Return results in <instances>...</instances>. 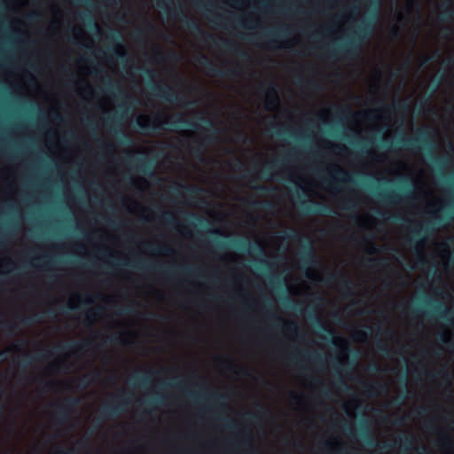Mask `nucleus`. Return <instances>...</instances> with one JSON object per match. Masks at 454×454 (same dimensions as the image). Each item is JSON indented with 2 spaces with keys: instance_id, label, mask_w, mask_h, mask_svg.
Segmentation results:
<instances>
[{
  "instance_id": "obj_23",
  "label": "nucleus",
  "mask_w": 454,
  "mask_h": 454,
  "mask_svg": "<svg viewBox=\"0 0 454 454\" xmlns=\"http://www.w3.org/2000/svg\"><path fill=\"white\" fill-rule=\"evenodd\" d=\"M287 35L286 27L278 28L276 30H270L263 34V37L267 39L269 44H275L278 43L277 36L283 37Z\"/></svg>"
},
{
  "instance_id": "obj_58",
  "label": "nucleus",
  "mask_w": 454,
  "mask_h": 454,
  "mask_svg": "<svg viewBox=\"0 0 454 454\" xmlns=\"http://www.w3.org/2000/svg\"><path fill=\"white\" fill-rule=\"evenodd\" d=\"M142 70L144 74L149 78L153 79L156 76V72L152 68L144 67Z\"/></svg>"
},
{
  "instance_id": "obj_53",
  "label": "nucleus",
  "mask_w": 454,
  "mask_h": 454,
  "mask_svg": "<svg viewBox=\"0 0 454 454\" xmlns=\"http://www.w3.org/2000/svg\"><path fill=\"white\" fill-rule=\"evenodd\" d=\"M36 260H43V261L44 263H43V267L45 270H48L50 268L51 258L49 255L43 254V255H42L40 257H37Z\"/></svg>"
},
{
  "instance_id": "obj_6",
  "label": "nucleus",
  "mask_w": 454,
  "mask_h": 454,
  "mask_svg": "<svg viewBox=\"0 0 454 454\" xmlns=\"http://www.w3.org/2000/svg\"><path fill=\"white\" fill-rule=\"evenodd\" d=\"M216 245L220 248H235L242 252H248L250 250L262 252L259 243H251L247 239H231L229 242H216Z\"/></svg>"
},
{
  "instance_id": "obj_25",
  "label": "nucleus",
  "mask_w": 454,
  "mask_h": 454,
  "mask_svg": "<svg viewBox=\"0 0 454 454\" xmlns=\"http://www.w3.org/2000/svg\"><path fill=\"white\" fill-rule=\"evenodd\" d=\"M386 390V386L380 382H372L364 386V392L369 396H377Z\"/></svg>"
},
{
  "instance_id": "obj_27",
  "label": "nucleus",
  "mask_w": 454,
  "mask_h": 454,
  "mask_svg": "<svg viewBox=\"0 0 454 454\" xmlns=\"http://www.w3.org/2000/svg\"><path fill=\"white\" fill-rule=\"evenodd\" d=\"M279 164V161L278 160H274V161H271V162H266L262 168L261 169V174H262V178H265V179H273V176H272V168L274 167H277L278 165Z\"/></svg>"
},
{
  "instance_id": "obj_37",
  "label": "nucleus",
  "mask_w": 454,
  "mask_h": 454,
  "mask_svg": "<svg viewBox=\"0 0 454 454\" xmlns=\"http://www.w3.org/2000/svg\"><path fill=\"white\" fill-rule=\"evenodd\" d=\"M40 320H41V316H39L38 314H33V315L27 316V317H23L22 318H20L21 323L25 325H29L37 323Z\"/></svg>"
},
{
  "instance_id": "obj_17",
  "label": "nucleus",
  "mask_w": 454,
  "mask_h": 454,
  "mask_svg": "<svg viewBox=\"0 0 454 454\" xmlns=\"http://www.w3.org/2000/svg\"><path fill=\"white\" fill-rule=\"evenodd\" d=\"M332 181L334 184H354L355 180L350 173L344 168L334 166L333 171L329 172Z\"/></svg>"
},
{
  "instance_id": "obj_48",
  "label": "nucleus",
  "mask_w": 454,
  "mask_h": 454,
  "mask_svg": "<svg viewBox=\"0 0 454 454\" xmlns=\"http://www.w3.org/2000/svg\"><path fill=\"white\" fill-rule=\"evenodd\" d=\"M178 270H182L187 275H195L200 271V269L191 267V266H185L183 268H179Z\"/></svg>"
},
{
  "instance_id": "obj_35",
  "label": "nucleus",
  "mask_w": 454,
  "mask_h": 454,
  "mask_svg": "<svg viewBox=\"0 0 454 454\" xmlns=\"http://www.w3.org/2000/svg\"><path fill=\"white\" fill-rule=\"evenodd\" d=\"M281 303L283 305H285L286 308H290V309H293L294 310L302 312V309L300 307V304L299 303L292 302L290 298L288 296H286V295L283 296V298L281 299Z\"/></svg>"
},
{
  "instance_id": "obj_60",
  "label": "nucleus",
  "mask_w": 454,
  "mask_h": 454,
  "mask_svg": "<svg viewBox=\"0 0 454 454\" xmlns=\"http://www.w3.org/2000/svg\"><path fill=\"white\" fill-rule=\"evenodd\" d=\"M104 83L106 86V90L109 91H112L114 90V89L117 88L116 84L114 83V82L110 78L105 79Z\"/></svg>"
},
{
  "instance_id": "obj_63",
  "label": "nucleus",
  "mask_w": 454,
  "mask_h": 454,
  "mask_svg": "<svg viewBox=\"0 0 454 454\" xmlns=\"http://www.w3.org/2000/svg\"><path fill=\"white\" fill-rule=\"evenodd\" d=\"M155 252L157 253H163L165 254H170L173 253V250L170 249L169 247H158L156 249H155Z\"/></svg>"
},
{
  "instance_id": "obj_7",
  "label": "nucleus",
  "mask_w": 454,
  "mask_h": 454,
  "mask_svg": "<svg viewBox=\"0 0 454 454\" xmlns=\"http://www.w3.org/2000/svg\"><path fill=\"white\" fill-rule=\"evenodd\" d=\"M79 399L76 397H67L64 403L58 405L53 417L58 424H64L68 421L70 418V409L78 404Z\"/></svg>"
},
{
  "instance_id": "obj_24",
  "label": "nucleus",
  "mask_w": 454,
  "mask_h": 454,
  "mask_svg": "<svg viewBox=\"0 0 454 454\" xmlns=\"http://www.w3.org/2000/svg\"><path fill=\"white\" fill-rule=\"evenodd\" d=\"M198 119L200 122L205 124L208 128V130L211 132L210 136L205 137V142L207 144L212 143L215 140V135L218 134L219 130L214 127V124L209 118L200 116Z\"/></svg>"
},
{
  "instance_id": "obj_41",
  "label": "nucleus",
  "mask_w": 454,
  "mask_h": 454,
  "mask_svg": "<svg viewBox=\"0 0 454 454\" xmlns=\"http://www.w3.org/2000/svg\"><path fill=\"white\" fill-rule=\"evenodd\" d=\"M0 329L12 334L14 331L17 329V326L15 324L12 322H3L0 320Z\"/></svg>"
},
{
  "instance_id": "obj_33",
  "label": "nucleus",
  "mask_w": 454,
  "mask_h": 454,
  "mask_svg": "<svg viewBox=\"0 0 454 454\" xmlns=\"http://www.w3.org/2000/svg\"><path fill=\"white\" fill-rule=\"evenodd\" d=\"M114 133L115 134V136L117 137L118 140L120 141L121 144H123V145H129L131 143V139L129 138V137L124 132V130L120 128L118 129H113Z\"/></svg>"
},
{
  "instance_id": "obj_55",
  "label": "nucleus",
  "mask_w": 454,
  "mask_h": 454,
  "mask_svg": "<svg viewBox=\"0 0 454 454\" xmlns=\"http://www.w3.org/2000/svg\"><path fill=\"white\" fill-rule=\"evenodd\" d=\"M341 207L344 209H347V210H355L356 205L354 204V202L352 200H347L343 201Z\"/></svg>"
},
{
  "instance_id": "obj_64",
  "label": "nucleus",
  "mask_w": 454,
  "mask_h": 454,
  "mask_svg": "<svg viewBox=\"0 0 454 454\" xmlns=\"http://www.w3.org/2000/svg\"><path fill=\"white\" fill-rule=\"evenodd\" d=\"M253 188L257 190L261 193H269L271 190V188H270L266 185H257V186H254Z\"/></svg>"
},
{
  "instance_id": "obj_47",
  "label": "nucleus",
  "mask_w": 454,
  "mask_h": 454,
  "mask_svg": "<svg viewBox=\"0 0 454 454\" xmlns=\"http://www.w3.org/2000/svg\"><path fill=\"white\" fill-rule=\"evenodd\" d=\"M41 13L38 12H30L28 13L27 16H26V19L31 22V23H34V22H37L40 20V18H41Z\"/></svg>"
},
{
  "instance_id": "obj_52",
  "label": "nucleus",
  "mask_w": 454,
  "mask_h": 454,
  "mask_svg": "<svg viewBox=\"0 0 454 454\" xmlns=\"http://www.w3.org/2000/svg\"><path fill=\"white\" fill-rule=\"evenodd\" d=\"M190 217L192 218L193 220H196L200 225L205 226L207 224V221L200 215H198L196 214H190Z\"/></svg>"
},
{
  "instance_id": "obj_34",
  "label": "nucleus",
  "mask_w": 454,
  "mask_h": 454,
  "mask_svg": "<svg viewBox=\"0 0 454 454\" xmlns=\"http://www.w3.org/2000/svg\"><path fill=\"white\" fill-rule=\"evenodd\" d=\"M453 16H454V10L446 6L443 9V11L442 12H440V14L438 15V19L442 22H446Z\"/></svg>"
},
{
  "instance_id": "obj_28",
  "label": "nucleus",
  "mask_w": 454,
  "mask_h": 454,
  "mask_svg": "<svg viewBox=\"0 0 454 454\" xmlns=\"http://www.w3.org/2000/svg\"><path fill=\"white\" fill-rule=\"evenodd\" d=\"M48 357H49L48 353H41V354H38L36 356H30L27 354H25L21 365L23 368H27L31 365V364L34 360L47 359Z\"/></svg>"
},
{
  "instance_id": "obj_19",
  "label": "nucleus",
  "mask_w": 454,
  "mask_h": 454,
  "mask_svg": "<svg viewBox=\"0 0 454 454\" xmlns=\"http://www.w3.org/2000/svg\"><path fill=\"white\" fill-rule=\"evenodd\" d=\"M280 98L276 84L270 83L266 88L265 108L271 110L279 105Z\"/></svg>"
},
{
  "instance_id": "obj_36",
  "label": "nucleus",
  "mask_w": 454,
  "mask_h": 454,
  "mask_svg": "<svg viewBox=\"0 0 454 454\" xmlns=\"http://www.w3.org/2000/svg\"><path fill=\"white\" fill-rule=\"evenodd\" d=\"M307 358L317 364H322L325 362V357L317 351L308 354Z\"/></svg>"
},
{
  "instance_id": "obj_46",
  "label": "nucleus",
  "mask_w": 454,
  "mask_h": 454,
  "mask_svg": "<svg viewBox=\"0 0 454 454\" xmlns=\"http://www.w3.org/2000/svg\"><path fill=\"white\" fill-rule=\"evenodd\" d=\"M403 393L404 395L403 396L395 400V403L396 405H401L403 403L404 399L406 398L407 394L409 393L406 377H404L403 380Z\"/></svg>"
},
{
  "instance_id": "obj_42",
  "label": "nucleus",
  "mask_w": 454,
  "mask_h": 454,
  "mask_svg": "<svg viewBox=\"0 0 454 454\" xmlns=\"http://www.w3.org/2000/svg\"><path fill=\"white\" fill-rule=\"evenodd\" d=\"M340 284L348 293L353 286L351 280L348 277L343 276V275L340 276Z\"/></svg>"
},
{
  "instance_id": "obj_10",
  "label": "nucleus",
  "mask_w": 454,
  "mask_h": 454,
  "mask_svg": "<svg viewBox=\"0 0 454 454\" xmlns=\"http://www.w3.org/2000/svg\"><path fill=\"white\" fill-rule=\"evenodd\" d=\"M186 395L190 397L192 401L198 402L204 399L210 400L215 403L218 404L222 408H227V396L223 394L218 392H213L210 395H205L201 393H197L193 391H187Z\"/></svg>"
},
{
  "instance_id": "obj_30",
  "label": "nucleus",
  "mask_w": 454,
  "mask_h": 454,
  "mask_svg": "<svg viewBox=\"0 0 454 454\" xmlns=\"http://www.w3.org/2000/svg\"><path fill=\"white\" fill-rule=\"evenodd\" d=\"M191 197H198L200 193L203 192V189L200 186L189 185V184H179Z\"/></svg>"
},
{
  "instance_id": "obj_61",
  "label": "nucleus",
  "mask_w": 454,
  "mask_h": 454,
  "mask_svg": "<svg viewBox=\"0 0 454 454\" xmlns=\"http://www.w3.org/2000/svg\"><path fill=\"white\" fill-rule=\"evenodd\" d=\"M356 338L360 340H364L368 337V333L365 331L357 330L355 333Z\"/></svg>"
},
{
  "instance_id": "obj_26",
  "label": "nucleus",
  "mask_w": 454,
  "mask_h": 454,
  "mask_svg": "<svg viewBox=\"0 0 454 454\" xmlns=\"http://www.w3.org/2000/svg\"><path fill=\"white\" fill-rule=\"evenodd\" d=\"M220 42H222L221 43V47L223 49H225V50H228L230 51H232V52H236L237 54H239L241 58L243 59H247L248 58V55L246 51H240L239 49L237 48V46L233 43H231L227 40H220Z\"/></svg>"
},
{
  "instance_id": "obj_49",
  "label": "nucleus",
  "mask_w": 454,
  "mask_h": 454,
  "mask_svg": "<svg viewBox=\"0 0 454 454\" xmlns=\"http://www.w3.org/2000/svg\"><path fill=\"white\" fill-rule=\"evenodd\" d=\"M252 205L254 207H263L265 208H271L273 207V204L270 201L254 200L252 201Z\"/></svg>"
},
{
  "instance_id": "obj_39",
  "label": "nucleus",
  "mask_w": 454,
  "mask_h": 454,
  "mask_svg": "<svg viewBox=\"0 0 454 454\" xmlns=\"http://www.w3.org/2000/svg\"><path fill=\"white\" fill-rule=\"evenodd\" d=\"M91 382V378L90 374H84L78 380V387L80 389L87 388Z\"/></svg>"
},
{
  "instance_id": "obj_2",
  "label": "nucleus",
  "mask_w": 454,
  "mask_h": 454,
  "mask_svg": "<svg viewBox=\"0 0 454 454\" xmlns=\"http://www.w3.org/2000/svg\"><path fill=\"white\" fill-rule=\"evenodd\" d=\"M393 146L403 147L406 150L417 152L420 149L427 150L430 153L434 165L442 169L449 163V159L446 157H434L432 150L434 145L430 140V135L428 130L424 129H419L416 132V136L411 137H401L393 144Z\"/></svg>"
},
{
  "instance_id": "obj_40",
  "label": "nucleus",
  "mask_w": 454,
  "mask_h": 454,
  "mask_svg": "<svg viewBox=\"0 0 454 454\" xmlns=\"http://www.w3.org/2000/svg\"><path fill=\"white\" fill-rule=\"evenodd\" d=\"M164 387H177L179 389H182L184 390V387H185V383L181 380L180 379L178 378H175L173 379V380L171 382H164L163 384Z\"/></svg>"
},
{
  "instance_id": "obj_13",
  "label": "nucleus",
  "mask_w": 454,
  "mask_h": 454,
  "mask_svg": "<svg viewBox=\"0 0 454 454\" xmlns=\"http://www.w3.org/2000/svg\"><path fill=\"white\" fill-rule=\"evenodd\" d=\"M183 22L187 28H189L192 32L196 35H200L203 37L204 42H218L217 38L202 29L200 25L192 18H188L186 15H184Z\"/></svg>"
},
{
  "instance_id": "obj_14",
  "label": "nucleus",
  "mask_w": 454,
  "mask_h": 454,
  "mask_svg": "<svg viewBox=\"0 0 454 454\" xmlns=\"http://www.w3.org/2000/svg\"><path fill=\"white\" fill-rule=\"evenodd\" d=\"M128 164L135 167L139 172L146 175L147 176H154L155 170L153 162L145 157H138L135 160H128Z\"/></svg>"
},
{
  "instance_id": "obj_56",
  "label": "nucleus",
  "mask_w": 454,
  "mask_h": 454,
  "mask_svg": "<svg viewBox=\"0 0 454 454\" xmlns=\"http://www.w3.org/2000/svg\"><path fill=\"white\" fill-rule=\"evenodd\" d=\"M337 113L338 114H349V115H352V116H356L357 114H352L350 112V109L348 107V106H343V107H338L337 108Z\"/></svg>"
},
{
  "instance_id": "obj_62",
  "label": "nucleus",
  "mask_w": 454,
  "mask_h": 454,
  "mask_svg": "<svg viewBox=\"0 0 454 454\" xmlns=\"http://www.w3.org/2000/svg\"><path fill=\"white\" fill-rule=\"evenodd\" d=\"M377 110L373 109V110H371V111H368V112H365L363 114V116L365 118V119H375L377 117Z\"/></svg>"
},
{
  "instance_id": "obj_50",
  "label": "nucleus",
  "mask_w": 454,
  "mask_h": 454,
  "mask_svg": "<svg viewBox=\"0 0 454 454\" xmlns=\"http://www.w3.org/2000/svg\"><path fill=\"white\" fill-rule=\"evenodd\" d=\"M163 403V398L161 395H157L146 402V404L149 406H153L154 404H161Z\"/></svg>"
},
{
  "instance_id": "obj_51",
  "label": "nucleus",
  "mask_w": 454,
  "mask_h": 454,
  "mask_svg": "<svg viewBox=\"0 0 454 454\" xmlns=\"http://www.w3.org/2000/svg\"><path fill=\"white\" fill-rule=\"evenodd\" d=\"M272 128L276 129L274 133L278 137H284L286 135L290 134L289 129H280L276 125H272Z\"/></svg>"
},
{
  "instance_id": "obj_54",
  "label": "nucleus",
  "mask_w": 454,
  "mask_h": 454,
  "mask_svg": "<svg viewBox=\"0 0 454 454\" xmlns=\"http://www.w3.org/2000/svg\"><path fill=\"white\" fill-rule=\"evenodd\" d=\"M27 340H25V339H21V340H19L15 344H14V348L16 350L18 351H20V350H23L25 348V347L27 346Z\"/></svg>"
},
{
  "instance_id": "obj_44",
  "label": "nucleus",
  "mask_w": 454,
  "mask_h": 454,
  "mask_svg": "<svg viewBox=\"0 0 454 454\" xmlns=\"http://www.w3.org/2000/svg\"><path fill=\"white\" fill-rule=\"evenodd\" d=\"M376 348L379 351H380L382 354L386 356H388L391 352V349L389 348L388 345L381 340L377 341Z\"/></svg>"
},
{
  "instance_id": "obj_18",
  "label": "nucleus",
  "mask_w": 454,
  "mask_h": 454,
  "mask_svg": "<svg viewBox=\"0 0 454 454\" xmlns=\"http://www.w3.org/2000/svg\"><path fill=\"white\" fill-rule=\"evenodd\" d=\"M300 260L306 267L315 266L317 264L315 250L310 242L303 246L300 253Z\"/></svg>"
},
{
  "instance_id": "obj_3",
  "label": "nucleus",
  "mask_w": 454,
  "mask_h": 454,
  "mask_svg": "<svg viewBox=\"0 0 454 454\" xmlns=\"http://www.w3.org/2000/svg\"><path fill=\"white\" fill-rule=\"evenodd\" d=\"M134 126L137 127L141 133L147 134L149 131L167 130L170 127L176 129L192 128L198 129L200 123L184 119L179 114L172 121L168 118H164L161 123L153 122L148 116L138 117L135 120Z\"/></svg>"
},
{
  "instance_id": "obj_9",
  "label": "nucleus",
  "mask_w": 454,
  "mask_h": 454,
  "mask_svg": "<svg viewBox=\"0 0 454 454\" xmlns=\"http://www.w3.org/2000/svg\"><path fill=\"white\" fill-rule=\"evenodd\" d=\"M125 411V403H120L115 404H105L100 408L99 416L97 418L96 427H98L99 424L108 419L119 416Z\"/></svg>"
},
{
  "instance_id": "obj_29",
  "label": "nucleus",
  "mask_w": 454,
  "mask_h": 454,
  "mask_svg": "<svg viewBox=\"0 0 454 454\" xmlns=\"http://www.w3.org/2000/svg\"><path fill=\"white\" fill-rule=\"evenodd\" d=\"M399 446L403 452H408L413 448V440L411 437L403 436L399 439Z\"/></svg>"
},
{
  "instance_id": "obj_22",
  "label": "nucleus",
  "mask_w": 454,
  "mask_h": 454,
  "mask_svg": "<svg viewBox=\"0 0 454 454\" xmlns=\"http://www.w3.org/2000/svg\"><path fill=\"white\" fill-rule=\"evenodd\" d=\"M90 346V342L89 340H83L82 342H74V343H68L65 345H59L57 346L53 353H59L60 351H66L71 348H75L79 352L86 351Z\"/></svg>"
},
{
  "instance_id": "obj_15",
  "label": "nucleus",
  "mask_w": 454,
  "mask_h": 454,
  "mask_svg": "<svg viewBox=\"0 0 454 454\" xmlns=\"http://www.w3.org/2000/svg\"><path fill=\"white\" fill-rule=\"evenodd\" d=\"M107 40L109 42L114 43V46L110 49L114 55H115L119 59L123 60L126 59V51H123L124 47L121 43V34L118 31H111L107 35Z\"/></svg>"
},
{
  "instance_id": "obj_5",
  "label": "nucleus",
  "mask_w": 454,
  "mask_h": 454,
  "mask_svg": "<svg viewBox=\"0 0 454 454\" xmlns=\"http://www.w3.org/2000/svg\"><path fill=\"white\" fill-rule=\"evenodd\" d=\"M150 89L154 95L168 102H175L180 105H184L185 103L186 106H195V101L192 100L186 102L185 98L183 95L176 94L171 87L165 84L154 82L150 84Z\"/></svg>"
},
{
  "instance_id": "obj_11",
  "label": "nucleus",
  "mask_w": 454,
  "mask_h": 454,
  "mask_svg": "<svg viewBox=\"0 0 454 454\" xmlns=\"http://www.w3.org/2000/svg\"><path fill=\"white\" fill-rule=\"evenodd\" d=\"M434 229V224L432 223H427L419 229H413L412 236L409 239V245L414 247L417 251L418 246L425 242L426 235L431 233Z\"/></svg>"
},
{
  "instance_id": "obj_38",
  "label": "nucleus",
  "mask_w": 454,
  "mask_h": 454,
  "mask_svg": "<svg viewBox=\"0 0 454 454\" xmlns=\"http://www.w3.org/2000/svg\"><path fill=\"white\" fill-rule=\"evenodd\" d=\"M309 318H311V319H314V320L318 324V326H319V327H320L324 332H325L326 333H328L331 337H333V336H334L335 332H334L333 329H331V328H329V327L325 326V325H323V324L319 321V319H318V318H317L314 314H309Z\"/></svg>"
},
{
  "instance_id": "obj_21",
  "label": "nucleus",
  "mask_w": 454,
  "mask_h": 454,
  "mask_svg": "<svg viewBox=\"0 0 454 454\" xmlns=\"http://www.w3.org/2000/svg\"><path fill=\"white\" fill-rule=\"evenodd\" d=\"M159 373L158 371H147L143 375H132L129 378V383L132 385H140L142 387H145L148 383H150L153 378Z\"/></svg>"
},
{
  "instance_id": "obj_32",
  "label": "nucleus",
  "mask_w": 454,
  "mask_h": 454,
  "mask_svg": "<svg viewBox=\"0 0 454 454\" xmlns=\"http://www.w3.org/2000/svg\"><path fill=\"white\" fill-rule=\"evenodd\" d=\"M102 311V308L93 309L85 314V324L91 325L93 321L97 318L99 313Z\"/></svg>"
},
{
  "instance_id": "obj_1",
  "label": "nucleus",
  "mask_w": 454,
  "mask_h": 454,
  "mask_svg": "<svg viewBox=\"0 0 454 454\" xmlns=\"http://www.w3.org/2000/svg\"><path fill=\"white\" fill-rule=\"evenodd\" d=\"M375 1V10L371 16L364 18L358 27L353 31L352 35L344 43H338L334 48L329 49V55L336 58L339 55L347 57H355L357 55L363 43H364L372 35L379 2Z\"/></svg>"
},
{
  "instance_id": "obj_43",
  "label": "nucleus",
  "mask_w": 454,
  "mask_h": 454,
  "mask_svg": "<svg viewBox=\"0 0 454 454\" xmlns=\"http://www.w3.org/2000/svg\"><path fill=\"white\" fill-rule=\"evenodd\" d=\"M282 233H283L284 238L287 239L296 240L299 239V233L295 229H289V230L284 231Z\"/></svg>"
},
{
  "instance_id": "obj_20",
  "label": "nucleus",
  "mask_w": 454,
  "mask_h": 454,
  "mask_svg": "<svg viewBox=\"0 0 454 454\" xmlns=\"http://www.w3.org/2000/svg\"><path fill=\"white\" fill-rule=\"evenodd\" d=\"M358 434L360 438L369 446H375L378 444L377 441L372 437L370 431L369 423L367 419H363L358 427Z\"/></svg>"
},
{
  "instance_id": "obj_59",
  "label": "nucleus",
  "mask_w": 454,
  "mask_h": 454,
  "mask_svg": "<svg viewBox=\"0 0 454 454\" xmlns=\"http://www.w3.org/2000/svg\"><path fill=\"white\" fill-rule=\"evenodd\" d=\"M335 385L340 387H341V388L348 387V385H347L344 378L341 375L337 377L336 381H335Z\"/></svg>"
},
{
  "instance_id": "obj_12",
  "label": "nucleus",
  "mask_w": 454,
  "mask_h": 454,
  "mask_svg": "<svg viewBox=\"0 0 454 454\" xmlns=\"http://www.w3.org/2000/svg\"><path fill=\"white\" fill-rule=\"evenodd\" d=\"M197 61L201 66H203L207 70L208 73L213 74L217 76H221V77L227 76V75L228 76H236L238 74L236 69H229L226 72L222 71L221 69L218 68V67L215 63L210 61L207 59V57L203 54H200L199 56Z\"/></svg>"
},
{
  "instance_id": "obj_8",
  "label": "nucleus",
  "mask_w": 454,
  "mask_h": 454,
  "mask_svg": "<svg viewBox=\"0 0 454 454\" xmlns=\"http://www.w3.org/2000/svg\"><path fill=\"white\" fill-rule=\"evenodd\" d=\"M298 208L303 215H324L333 213V209L322 203L316 201H306L302 199L299 200Z\"/></svg>"
},
{
  "instance_id": "obj_45",
  "label": "nucleus",
  "mask_w": 454,
  "mask_h": 454,
  "mask_svg": "<svg viewBox=\"0 0 454 454\" xmlns=\"http://www.w3.org/2000/svg\"><path fill=\"white\" fill-rule=\"evenodd\" d=\"M162 219L169 225L176 226V222L170 212H163L161 215Z\"/></svg>"
},
{
  "instance_id": "obj_31",
  "label": "nucleus",
  "mask_w": 454,
  "mask_h": 454,
  "mask_svg": "<svg viewBox=\"0 0 454 454\" xmlns=\"http://www.w3.org/2000/svg\"><path fill=\"white\" fill-rule=\"evenodd\" d=\"M275 318L278 319L279 321L284 322V329L291 333H297L298 332V325L294 321H285L282 317L275 316Z\"/></svg>"
},
{
  "instance_id": "obj_4",
  "label": "nucleus",
  "mask_w": 454,
  "mask_h": 454,
  "mask_svg": "<svg viewBox=\"0 0 454 454\" xmlns=\"http://www.w3.org/2000/svg\"><path fill=\"white\" fill-rule=\"evenodd\" d=\"M404 185L402 187L400 192L395 191H385L376 192L375 195L382 201L390 204H403L409 202H414L418 200V197L413 191V184L410 177H403L402 179Z\"/></svg>"
},
{
  "instance_id": "obj_57",
  "label": "nucleus",
  "mask_w": 454,
  "mask_h": 454,
  "mask_svg": "<svg viewBox=\"0 0 454 454\" xmlns=\"http://www.w3.org/2000/svg\"><path fill=\"white\" fill-rule=\"evenodd\" d=\"M439 340L442 344H445L447 346H451L452 345L451 340L445 333H442V334L439 335Z\"/></svg>"
},
{
  "instance_id": "obj_16",
  "label": "nucleus",
  "mask_w": 454,
  "mask_h": 454,
  "mask_svg": "<svg viewBox=\"0 0 454 454\" xmlns=\"http://www.w3.org/2000/svg\"><path fill=\"white\" fill-rule=\"evenodd\" d=\"M125 264L134 267L136 269L144 270V271H153V272L160 273L169 278H172L173 273H174V270H163L161 267H158L154 264L144 262L141 261L137 262L136 263H133L129 261V262H126Z\"/></svg>"
}]
</instances>
